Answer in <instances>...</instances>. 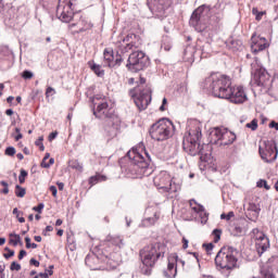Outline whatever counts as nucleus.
I'll return each mask as SVG.
<instances>
[{"mask_svg": "<svg viewBox=\"0 0 278 278\" xmlns=\"http://www.w3.org/2000/svg\"><path fill=\"white\" fill-rule=\"evenodd\" d=\"M210 89L218 99H227L230 103H244L247 93L242 87L231 86V77L223 74L213 76Z\"/></svg>", "mask_w": 278, "mask_h": 278, "instance_id": "obj_1", "label": "nucleus"}, {"mask_svg": "<svg viewBox=\"0 0 278 278\" xmlns=\"http://www.w3.org/2000/svg\"><path fill=\"white\" fill-rule=\"evenodd\" d=\"M93 114L96 118L104 121V129L109 138H115L118 135V127H121V118L114 114V108L108 103V98L103 96H96L92 100Z\"/></svg>", "mask_w": 278, "mask_h": 278, "instance_id": "obj_2", "label": "nucleus"}, {"mask_svg": "<svg viewBox=\"0 0 278 278\" xmlns=\"http://www.w3.org/2000/svg\"><path fill=\"white\" fill-rule=\"evenodd\" d=\"M127 157L129 163L126 167V177L129 179H142V177L151 175V169L149 168L151 154H149V151L132 148L127 152Z\"/></svg>", "mask_w": 278, "mask_h": 278, "instance_id": "obj_3", "label": "nucleus"}, {"mask_svg": "<svg viewBox=\"0 0 278 278\" xmlns=\"http://www.w3.org/2000/svg\"><path fill=\"white\" fill-rule=\"evenodd\" d=\"M201 128L195 127L194 129H190L184 137L182 140V149L189 155H200V160L202 162H207L210 159V152L205 151V148L208 146H201Z\"/></svg>", "mask_w": 278, "mask_h": 278, "instance_id": "obj_4", "label": "nucleus"}, {"mask_svg": "<svg viewBox=\"0 0 278 278\" xmlns=\"http://www.w3.org/2000/svg\"><path fill=\"white\" fill-rule=\"evenodd\" d=\"M159 257H164V245L162 243L147 245L140 251V258L143 264L141 271L143 275H151V269L155 266Z\"/></svg>", "mask_w": 278, "mask_h": 278, "instance_id": "obj_5", "label": "nucleus"}, {"mask_svg": "<svg viewBox=\"0 0 278 278\" xmlns=\"http://www.w3.org/2000/svg\"><path fill=\"white\" fill-rule=\"evenodd\" d=\"M144 84H147V79L140 76V84L136 88L129 90V96L134 99L135 105L138 108L139 112L149 108V103H151L152 99L151 94L153 91L151 90V86H144Z\"/></svg>", "mask_w": 278, "mask_h": 278, "instance_id": "obj_6", "label": "nucleus"}, {"mask_svg": "<svg viewBox=\"0 0 278 278\" xmlns=\"http://www.w3.org/2000/svg\"><path fill=\"white\" fill-rule=\"evenodd\" d=\"M238 249L233 247H224L215 256V264L223 270H233L238 268Z\"/></svg>", "mask_w": 278, "mask_h": 278, "instance_id": "obj_7", "label": "nucleus"}, {"mask_svg": "<svg viewBox=\"0 0 278 278\" xmlns=\"http://www.w3.org/2000/svg\"><path fill=\"white\" fill-rule=\"evenodd\" d=\"M173 131H175L173 122L168 118H163L151 126L150 136L157 141L168 140L173 136Z\"/></svg>", "mask_w": 278, "mask_h": 278, "instance_id": "obj_8", "label": "nucleus"}, {"mask_svg": "<svg viewBox=\"0 0 278 278\" xmlns=\"http://www.w3.org/2000/svg\"><path fill=\"white\" fill-rule=\"evenodd\" d=\"M211 144L217 147H227L236 142V134L229 131L225 127H215L210 132Z\"/></svg>", "mask_w": 278, "mask_h": 278, "instance_id": "obj_9", "label": "nucleus"}, {"mask_svg": "<svg viewBox=\"0 0 278 278\" xmlns=\"http://www.w3.org/2000/svg\"><path fill=\"white\" fill-rule=\"evenodd\" d=\"M77 7V0H59L56 7V16L62 23H71L73 15L75 14V8Z\"/></svg>", "mask_w": 278, "mask_h": 278, "instance_id": "obj_10", "label": "nucleus"}, {"mask_svg": "<svg viewBox=\"0 0 278 278\" xmlns=\"http://www.w3.org/2000/svg\"><path fill=\"white\" fill-rule=\"evenodd\" d=\"M211 10L212 8L210 5L202 4L193 11L190 18V25L194 27L195 31H205V29H207V24L203 23V18L205 17V12L207 14Z\"/></svg>", "mask_w": 278, "mask_h": 278, "instance_id": "obj_11", "label": "nucleus"}, {"mask_svg": "<svg viewBox=\"0 0 278 278\" xmlns=\"http://www.w3.org/2000/svg\"><path fill=\"white\" fill-rule=\"evenodd\" d=\"M258 153L262 160H264V162H266L267 164H269L270 162H275L278 155L277 143H275V141L273 140L261 141L258 147Z\"/></svg>", "mask_w": 278, "mask_h": 278, "instance_id": "obj_12", "label": "nucleus"}, {"mask_svg": "<svg viewBox=\"0 0 278 278\" xmlns=\"http://www.w3.org/2000/svg\"><path fill=\"white\" fill-rule=\"evenodd\" d=\"M153 184L163 192H177L178 187L173 184V178L167 172H161L153 178Z\"/></svg>", "mask_w": 278, "mask_h": 278, "instance_id": "obj_13", "label": "nucleus"}, {"mask_svg": "<svg viewBox=\"0 0 278 278\" xmlns=\"http://www.w3.org/2000/svg\"><path fill=\"white\" fill-rule=\"evenodd\" d=\"M72 23L70 24V29L73 34H83V31H88V29H92V23L88 21V17L76 13L72 17Z\"/></svg>", "mask_w": 278, "mask_h": 278, "instance_id": "obj_14", "label": "nucleus"}, {"mask_svg": "<svg viewBox=\"0 0 278 278\" xmlns=\"http://www.w3.org/2000/svg\"><path fill=\"white\" fill-rule=\"evenodd\" d=\"M252 238L255 239L256 251L260 256L264 255L270 249V240L260 229L254 228L252 230Z\"/></svg>", "mask_w": 278, "mask_h": 278, "instance_id": "obj_15", "label": "nucleus"}, {"mask_svg": "<svg viewBox=\"0 0 278 278\" xmlns=\"http://www.w3.org/2000/svg\"><path fill=\"white\" fill-rule=\"evenodd\" d=\"M140 40V36L134 33L128 34L123 40L125 46H123L122 53H129V51H136V49H140L142 46Z\"/></svg>", "mask_w": 278, "mask_h": 278, "instance_id": "obj_16", "label": "nucleus"}, {"mask_svg": "<svg viewBox=\"0 0 278 278\" xmlns=\"http://www.w3.org/2000/svg\"><path fill=\"white\" fill-rule=\"evenodd\" d=\"M177 262H179V256H177V254H170L168 256L167 268L163 270V275L165 278L177 277Z\"/></svg>", "mask_w": 278, "mask_h": 278, "instance_id": "obj_17", "label": "nucleus"}, {"mask_svg": "<svg viewBox=\"0 0 278 278\" xmlns=\"http://www.w3.org/2000/svg\"><path fill=\"white\" fill-rule=\"evenodd\" d=\"M103 55L109 68H117L123 64V58L121 55H117L114 60V50L111 48L104 49Z\"/></svg>", "mask_w": 278, "mask_h": 278, "instance_id": "obj_18", "label": "nucleus"}, {"mask_svg": "<svg viewBox=\"0 0 278 278\" xmlns=\"http://www.w3.org/2000/svg\"><path fill=\"white\" fill-rule=\"evenodd\" d=\"M270 81V74L267 71H255L252 73V84L255 86H266Z\"/></svg>", "mask_w": 278, "mask_h": 278, "instance_id": "obj_19", "label": "nucleus"}, {"mask_svg": "<svg viewBox=\"0 0 278 278\" xmlns=\"http://www.w3.org/2000/svg\"><path fill=\"white\" fill-rule=\"evenodd\" d=\"M147 60V55L142 51H134L129 58L128 63L126 64L127 68L131 70L134 66H138L139 64H142Z\"/></svg>", "mask_w": 278, "mask_h": 278, "instance_id": "obj_20", "label": "nucleus"}, {"mask_svg": "<svg viewBox=\"0 0 278 278\" xmlns=\"http://www.w3.org/2000/svg\"><path fill=\"white\" fill-rule=\"evenodd\" d=\"M252 53H260V51H264L268 49V41L264 37L252 36L251 43Z\"/></svg>", "mask_w": 278, "mask_h": 278, "instance_id": "obj_21", "label": "nucleus"}, {"mask_svg": "<svg viewBox=\"0 0 278 278\" xmlns=\"http://www.w3.org/2000/svg\"><path fill=\"white\" fill-rule=\"evenodd\" d=\"M85 264L90 268V270H99V257L97 255L91 254L87 255L85 258Z\"/></svg>", "mask_w": 278, "mask_h": 278, "instance_id": "obj_22", "label": "nucleus"}, {"mask_svg": "<svg viewBox=\"0 0 278 278\" xmlns=\"http://www.w3.org/2000/svg\"><path fill=\"white\" fill-rule=\"evenodd\" d=\"M106 242H110L111 244H113L114 247H118L119 249L125 245V243H123V238H121L119 236H108Z\"/></svg>", "mask_w": 278, "mask_h": 278, "instance_id": "obj_23", "label": "nucleus"}, {"mask_svg": "<svg viewBox=\"0 0 278 278\" xmlns=\"http://www.w3.org/2000/svg\"><path fill=\"white\" fill-rule=\"evenodd\" d=\"M160 218V214L154 213L153 217H148L142 220L143 227H151V225H155Z\"/></svg>", "mask_w": 278, "mask_h": 278, "instance_id": "obj_24", "label": "nucleus"}, {"mask_svg": "<svg viewBox=\"0 0 278 278\" xmlns=\"http://www.w3.org/2000/svg\"><path fill=\"white\" fill-rule=\"evenodd\" d=\"M108 179L106 176H103L101 174H97L96 176H91L89 178V184L91 186H97V184H99V181H105Z\"/></svg>", "mask_w": 278, "mask_h": 278, "instance_id": "obj_25", "label": "nucleus"}, {"mask_svg": "<svg viewBox=\"0 0 278 278\" xmlns=\"http://www.w3.org/2000/svg\"><path fill=\"white\" fill-rule=\"evenodd\" d=\"M70 166L74 170H78V173H84V165L81 163H79V161H77V160L71 161Z\"/></svg>", "mask_w": 278, "mask_h": 278, "instance_id": "obj_26", "label": "nucleus"}, {"mask_svg": "<svg viewBox=\"0 0 278 278\" xmlns=\"http://www.w3.org/2000/svg\"><path fill=\"white\" fill-rule=\"evenodd\" d=\"M21 242V236L16 233H10V244L17 247Z\"/></svg>", "mask_w": 278, "mask_h": 278, "instance_id": "obj_27", "label": "nucleus"}, {"mask_svg": "<svg viewBox=\"0 0 278 278\" xmlns=\"http://www.w3.org/2000/svg\"><path fill=\"white\" fill-rule=\"evenodd\" d=\"M189 204H190L192 212H194V214H197L198 212H200L203 208V205L197 203V201H194V200H190Z\"/></svg>", "mask_w": 278, "mask_h": 278, "instance_id": "obj_28", "label": "nucleus"}, {"mask_svg": "<svg viewBox=\"0 0 278 278\" xmlns=\"http://www.w3.org/2000/svg\"><path fill=\"white\" fill-rule=\"evenodd\" d=\"M252 14L255 16V21H261L263 18L264 14H266V11H260V10H257V8H253Z\"/></svg>", "mask_w": 278, "mask_h": 278, "instance_id": "obj_29", "label": "nucleus"}, {"mask_svg": "<svg viewBox=\"0 0 278 278\" xmlns=\"http://www.w3.org/2000/svg\"><path fill=\"white\" fill-rule=\"evenodd\" d=\"M231 233L236 237L242 236L244 233V228H242V226L236 225L233 226Z\"/></svg>", "mask_w": 278, "mask_h": 278, "instance_id": "obj_30", "label": "nucleus"}, {"mask_svg": "<svg viewBox=\"0 0 278 278\" xmlns=\"http://www.w3.org/2000/svg\"><path fill=\"white\" fill-rule=\"evenodd\" d=\"M25 194H26L25 188L21 187L20 185H16L15 186V197L23 199V197H25Z\"/></svg>", "mask_w": 278, "mask_h": 278, "instance_id": "obj_31", "label": "nucleus"}, {"mask_svg": "<svg viewBox=\"0 0 278 278\" xmlns=\"http://www.w3.org/2000/svg\"><path fill=\"white\" fill-rule=\"evenodd\" d=\"M195 216H199L202 223H207V213L205 212V207L202 206Z\"/></svg>", "mask_w": 278, "mask_h": 278, "instance_id": "obj_32", "label": "nucleus"}, {"mask_svg": "<svg viewBox=\"0 0 278 278\" xmlns=\"http://www.w3.org/2000/svg\"><path fill=\"white\" fill-rule=\"evenodd\" d=\"M220 236H223V231L220 229L213 230V238L215 243L219 242Z\"/></svg>", "mask_w": 278, "mask_h": 278, "instance_id": "obj_33", "label": "nucleus"}, {"mask_svg": "<svg viewBox=\"0 0 278 278\" xmlns=\"http://www.w3.org/2000/svg\"><path fill=\"white\" fill-rule=\"evenodd\" d=\"M245 127H248V129H251L252 131H256L257 130V119H253L251 123H248L245 125Z\"/></svg>", "mask_w": 278, "mask_h": 278, "instance_id": "obj_34", "label": "nucleus"}, {"mask_svg": "<svg viewBox=\"0 0 278 278\" xmlns=\"http://www.w3.org/2000/svg\"><path fill=\"white\" fill-rule=\"evenodd\" d=\"M88 66L91 71H101V65L94 63V61H89Z\"/></svg>", "mask_w": 278, "mask_h": 278, "instance_id": "obj_35", "label": "nucleus"}, {"mask_svg": "<svg viewBox=\"0 0 278 278\" xmlns=\"http://www.w3.org/2000/svg\"><path fill=\"white\" fill-rule=\"evenodd\" d=\"M25 177H27V170L21 169L20 176H18L20 184H25Z\"/></svg>", "mask_w": 278, "mask_h": 278, "instance_id": "obj_36", "label": "nucleus"}, {"mask_svg": "<svg viewBox=\"0 0 278 278\" xmlns=\"http://www.w3.org/2000/svg\"><path fill=\"white\" fill-rule=\"evenodd\" d=\"M5 155H9L10 157L16 155V149L14 147H9L5 149Z\"/></svg>", "mask_w": 278, "mask_h": 278, "instance_id": "obj_37", "label": "nucleus"}, {"mask_svg": "<svg viewBox=\"0 0 278 278\" xmlns=\"http://www.w3.org/2000/svg\"><path fill=\"white\" fill-rule=\"evenodd\" d=\"M258 188H264L265 190H270V186H268V182L266 180H260L257 182Z\"/></svg>", "mask_w": 278, "mask_h": 278, "instance_id": "obj_38", "label": "nucleus"}, {"mask_svg": "<svg viewBox=\"0 0 278 278\" xmlns=\"http://www.w3.org/2000/svg\"><path fill=\"white\" fill-rule=\"evenodd\" d=\"M235 214L233 212H229L228 214H222L220 218L222 220H231V218H233Z\"/></svg>", "mask_w": 278, "mask_h": 278, "instance_id": "obj_39", "label": "nucleus"}, {"mask_svg": "<svg viewBox=\"0 0 278 278\" xmlns=\"http://www.w3.org/2000/svg\"><path fill=\"white\" fill-rule=\"evenodd\" d=\"M53 164H55V160L54 159H50L49 163H47L45 161L41 162L42 168H50V166L53 165Z\"/></svg>", "mask_w": 278, "mask_h": 278, "instance_id": "obj_40", "label": "nucleus"}, {"mask_svg": "<svg viewBox=\"0 0 278 278\" xmlns=\"http://www.w3.org/2000/svg\"><path fill=\"white\" fill-rule=\"evenodd\" d=\"M21 76L23 77V79H31V77H34V73L29 72V71H24Z\"/></svg>", "mask_w": 278, "mask_h": 278, "instance_id": "obj_41", "label": "nucleus"}, {"mask_svg": "<svg viewBox=\"0 0 278 278\" xmlns=\"http://www.w3.org/2000/svg\"><path fill=\"white\" fill-rule=\"evenodd\" d=\"M42 210H45V203H39L37 206L33 207V211L38 212V214H42Z\"/></svg>", "mask_w": 278, "mask_h": 278, "instance_id": "obj_42", "label": "nucleus"}, {"mask_svg": "<svg viewBox=\"0 0 278 278\" xmlns=\"http://www.w3.org/2000/svg\"><path fill=\"white\" fill-rule=\"evenodd\" d=\"M248 210H250L251 212H255V214H260V207H257L255 203H250Z\"/></svg>", "mask_w": 278, "mask_h": 278, "instance_id": "obj_43", "label": "nucleus"}, {"mask_svg": "<svg viewBox=\"0 0 278 278\" xmlns=\"http://www.w3.org/2000/svg\"><path fill=\"white\" fill-rule=\"evenodd\" d=\"M4 251H8V253L4 254L5 260H10V257H14V250H10V248H5Z\"/></svg>", "mask_w": 278, "mask_h": 278, "instance_id": "obj_44", "label": "nucleus"}, {"mask_svg": "<svg viewBox=\"0 0 278 278\" xmlns=\"http://www.w3.org/2000/svg\"><path fill=\"white\" fill-rule=\"evenodd\" d=\"M55 94V89L53 87H48L46 90V97H53Z\"/></svg>", "mask_w": 278, "mask_h": 278, "instance_id": "obj_45", "label": "nucleus"}, {"mask_svg": "<svg viewBox=\"0 0 278 278\" xmlns=\"http://www.w3.org/2000/svg\"><path fill=\"white\" fill-rule=\"evenodd\" d=\"M0 278H5V264L0 263Z\"/></svg>", "mask_w": 278, "mask_h": 278, "instance_id": "obj_46", "label": "nucleus"}, {"mask_svg": "<svg viewBox=\"0 0 278 278\" xmlns=\"http://www.w3.org/2000/svg\"><path fill=\"white\" fill-rule=\"evenodd\" d=\"M10 268L11 270H21V264L13 262Z\"/></svg>", "mask_w": 278, "mask_h": 278, "instance_id": "obj_47", "label": "nucleus"}, {"mask_svg": "<svg viewBox=\"0 0 278 278\" xmlns=\"http://www.w3.org/2000/svg\"><path fill=\"white\" fill-rule=\"evenodd\" d=\"M49 190H50V192H52V195H53L54 198L58 197V187L51 186V187L49 188Z\"/></svg>", "mask_w": 278, "mask_h": 278, "instance_id": "obj_48", "label": "nucleus"}, {"mask_svg": "<svg viewBox=\"0 0 278 278\" xmlns=\"http://www.w3.org/2000/svg\"><path fill=\"white\" fill-rule=\"evenodd\" d=\"M168 103V100L166 98H163V102L162 105L160 106V111L164 112L166 109L164 108V105H166Z\"/></svg>", "mask_w": 278, "mask_h": 278, "instance_id": "obj_49", "label": "nucleus"}, {"mask_svg": "<svg viewBox=\"0 0 278 278\" xmlns=\"http://www.w3.org/2000/svg\"><path fill=\"white\" fill-rule=\"evenodd\" d=\"M26 249H31V238L25 237Z\"/></svg>", "mask_w": 278, "mask_h": 278, "instance_id": "obj_50", "label": "nucleus"}, {"mask_svg": "<svg viewBox=\"0 0 278 278\" xmlns=\"http://www.w3.org/2000/svg\"><path fill=\"white\" fill-rule=\"evenodd\" d=\"M58 138V131L51 132L49 135V141L51 142L52 140H55Z\"/></svg>", "mask_w": 278, "mask_h": 278, "instance_id": "obj_51", "label": "nucleus"}, {"mask_svg": "<svg viewBox=\"0 0 278 278\" xmlns=\"http://www.w3.org/2000/svg\"><path fill=\"white\" fill-rule=\"evenodd\" d=\"M203 247H205L207 253H210V251H213V249H214V244H212V243L204 244Z\"/></svg>", "mask_w": 278, "mask_h": 278, "instance_id": "obj_52", "label": "nucleus"}, {"mask_svg": "<svg viewBox=\"0 0 278 278\" xmlns=\"http://www.w3.org/2000/svg\"><path fill=\"white\" fill-rule=\"evenodd\" d=\"M33 266H36L38 268V266H40V262H38L36 258H31L29 262Z\"/></svg>", "mask_w": 278, "mask_h": 278, "instance_id": "obj_53", "label": "nucleus"}, {"mask_svg": "<svg viewBox=\"0 0 278 278\" xmlns=\"http://www.w3.org/2000/svg\"><path fill=\"white\" fill-rule=\"evenodd\" d=\"M269 127H270L271 129H276V131H278V123H277V122H271V123L269 124Z\"/></svg>", "mask_w": 278, "mask_h": 278, "instance_id": "obj_54", "label": "nucleus"}, {"mask_svg": "<svg viewBox=\"0 0 278 278\" xmlns=\"http://www.w3.org/2000/svg\"><path fill=\"white\" fill-rule=\"evenodd\" d=\"M25 255H27V252L25 250H21L20 254H18V260H23V257H25Z\"/></svg>", "mask_w": 278, "mask_h": 278, "instance_id": "obj_55", "label": "nucleus"}, {"mask_svg": "<svg viewBox=\"0 0 278 278\" xmlns=\"http://www.w3.org/2000/svg\"><path fill=\"white\" fill-rule=\"evenodd\" d=\"M46 273H48V277H51L53 275V265H50L49 269H46Z\"/></svg>", "mask_w": 278, "mask_h": 278, "instance_id": "obj_56", "label": "nucleus"}, {"mask_svg": "<svg viewBox=\"0 0 278 278\" xmlns=\"http://www.w3.org/2000/svg\"><path fill=\"white\" fill-rule=\"evenodd\" d=\"M94 74L97 75V77H103L105 75V72H103V71H94Z\"/></svg>", "mask_w": 278, "mask_h": 278, "instance_id": "obj_57", "label": "nucleus"}, {"mask_svg": "<svg viewBox=\"0 0 278 278\" xmlns=\"http://www.w3.org/2000/svg\"><path fill=\"white\" fill-rule=\"evenodd\" d=\"M264 278H275V274L270 273V271H267L265 275H264Z\"/></svg>", "mask_w": 278, "mask_h": 278, "instance_id": "obj_58", "label": "nucleus"}, {"mask_svg": "<svg viewBox=\"0 0 278 278\" xmlns=\"http://www.w3.org/2000/svg\"><path fill=\"white\" fill-rule=\"evenodd\" d=\"M182 249H188V239H182Z\"/></svg>", "mask_w": 278, "mask_h": 278, "instance_id": "obj_59", "label": "nucleus"}, {"mask_svg": "<svg viewBox=\"0 0 278 278\" xmlns=\"http://www.w3.org/2000/svg\"><path fill=\"white\" fill-rule=\"evenodd\" d=\"M40 278H49V273L45 271V273H40L39 274Z\"/></svg>", "mask_w": 278, "mask_h": 278, "instance_id": "obj_60", "label": "nucleus"}, {"mask_svg": "<svg viewBox=\"0 0 278 278\" xmlns=\"http://www.w3.org/2000/svg\"><path fill=\"white\" fill-rule=\"evenodd\" d=\"M13 214L16 216V218H18V215L20 214H23V213H21L20 211H18V208H13Z\"/></svg>", "mask_w": 278, "mask_h": 278, "instance_id": "obj_61", "label": "nucleus"}, {"mask_svg": "<svg viewBox=\"0 0 278 278\" xmlns=\"http://www.w3.org/2000/svg\"><path fill=\"white\" fill-rule=\"evenodd\" d=\"M59 190H64V182H56Z\"/></svg>", "mask_w": 278, "mask_h": 278, "instance_id": "obj_62", "label": "nucleus"}, {"mask_svg": "<svg viewBox=\"0 0 278 278\" xmlns=\"http://www.w3.org/2000/svg\"><path fill=\"white\" fill-rule=\"evenodd\" d=\"M7 116H12L14 114V111L12 109H9L5 111Z\"/></svg>", "mask_w": 278, "mask_h": 278, "instance_id": "obj_63", "label": "nucleus"}, {"mask_svg": "<svg viewBox=\"0 0 278 278\" xmlns=\"http://www.w3.org/2000/svg\"><path fill=\"white\" fill-rule=\"evenodd\" d=\"M23 139V134H17L15 136V142H18V140Z\"/></svg>", "mask_w": 278, "mask_h": 278, "instance_id": "obj_64", "label": "nucleus"}]
</instances>
